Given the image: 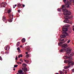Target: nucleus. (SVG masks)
Returning a JSON list of instances; mask_svg holds the SVG:
<instances>
[{
	"instance_id": "f257e3e1",
	"label": "nucleus",
	"mask_w": 74,
	"mask_h": 74,
	"mask_svg": "<svg viewBox=\"0 0 74 74\" xmlns=\"http://www.w3.org/2000/svg\"><path fill=\"white\" fill-rule=\"evenodd\" d=\"M69 27V26L67 25H64L63 27V28L62 29V34H63L64 35H61L60 37H61L65 38L66 36L69 35L66 32H67Z\"/></svg>"
},
{
	"instance_id": "f03ea898",
	"label": "nucleus",
	"mask_w": 74,
	"mask_h": 74,
	"mask_svg": "<svg viewBox=\"0 0 74 74\" xmlns=\"http://www.w3.org/2000/svg\"><path fill=\"white\" fill-rule=\"evenodd\" d=\"M64 62L65 63H68V66H64V69H68L71 66L74 65V63H73V62L71 61L70 60H64Z\"/></svg>"
},
{
	"instance_id": "7ed1b4c3",
	"label": "nucleus",
	"mask_w": 74,
	"mask_h": 74,
	"mask_svg": "<svg viewBox=\"0 0 74 74\" xmlns=\"http://www.w3.org/2000/svg\"><path fill=\"white\" fill-rule=\"evenodd\" d=\"M63 42H61L58 43V45L59 46H61V47H62V48L63 49H61L60 51V52H62L63 51H64V50L65 51V50L66 49H65V48H66L67 47V44H63H63Z\"/></svg>"
},
{
	"instance_id": "20e7f679",
	"label": "nucleus",
	"mask_w": 74,
	"mask_h": 74,
	"mask_svg": "<svg viewBox=\"0 0 74 74\" xmlns=\"http://www.w3.org/2000/svg\"><path fill=\"white\" fill-rule=\"evenodd\" d=\"M65 52H66V54H68L69 57H72L74 55L73 53H70V52L71 51V49L70 48L68 47L67 48H66L65 50Z\"/></svg>"
},
{
	"instance_id": "39448f33",
	"label": "nucleus",
	"mask_w": 74,
	"mask_h": 74,
	"mask_svg": "<svg viewBox=\"0 0 74 74\" xmlns=\"http://www.w3.org/2000/svg\"><path fill=\"white\" fill-rule=\"evenodd\" d=\"M63 1L64 3H65V7L69 8L70 7L69 5H71V3L70 2H69L68 0H63Z\"/></svg>"
},
{
	"instance_id": "423d86ee",
	"label": "nucleus",
	"mask_w": 74,
	"mask_h": 74,
	"mask_svg": "<svg viewBox=\"0 0 74 74\" xmlns=\"http://www.w3.org/2000/svg\"><path fill=\"white\" fill-rule=\"evenodd\" d=\"M63 14L64 15H70L71 14V12L65 9L63 10Z\"/></svg>"
},
{
	"instance_id": "0eeeda50",
	"label": "nucleus",
	"mask_w": 74,
	"mask_h": 74,
	"mask_svg": "<svg viewBox=\"0 0 74 74\" xmlns=\"http://www.w3.org/2000/svg\"><path fill=\"white\" fill-rule=\"evenodd\" d=\"M64 18L65 19H66V20H65L64 21V23H69V19H70V17L69 16H65Z\"/></svg>"
},
{
	"instance_id": "6e6552de",
	"label": "nucleus",
	"mask_w": 74,
	"mask_h": 74,
	"mask_svg": "<svg viewBox=\"0 0 74 74\" xmlns=\"http://www.w3.org/2000/svg\"><path fill=\"white\" fill-rule=\"evenodd\" d=\"M66 8L64 6V5H62V9L59 8L58 9V11L59 12H61V11H63L64 10H66Z\"/></svg>"
},
{
	"instance_id": "1a4fd4ad",
	"label": "nucleus",
	"mask_w": 74,
	"mask_h": 74,
	"mask_svg": "<svg viewBox=\"0 0 74 74\" xmlns=\"http://www.w3.org/2000/svg\"><path fill=\"white\" fill-rule=\"evenodd\" d=\"M26 50L27 51L30 52V47L29 46H26L25 47Z\"/></svg>"
},
{
	"instance_id": "9d476101",
	"label": "nucleus",
	"mask_w": 74,
	"mask_h": 74,
	"mask_svg": "<svg viewBox=\"0 0 74 74\" xmlns=\"http://www.w3.org/2000/svg\"><path fill=\"white\" fill-rule=\"evenodd\" d=\"M10 49V46H8V45H7L5 48V50H7V51L9 50Z\"/></svg>"
},
{
	"instance_id": "9b49d317",
	"label": "nucleus",
	"mask_w": 74,
	"mask_h": 74,
	"mask_svg": "<svg viewBox=\"0 0 74 74\" xmlns=\"http://www.w3.org/2000/svg\"><path fill=\"white\" fill-rule=\"evenodd\" d=\"M22 69L24 72H26V71H27V68L24 67V68H22Z\"/></svg>"
},
{
	"instance_id": "f8f14e48",
	"label": "nucleus",
	"mask_w": 74,
	"mask_h": 74,
	"mask_svg": "<svg viewBox=\"0 0 74 74\" xmlns=\"http://www.w3.org/2000/svg\"><path fill=\"white\" fill-rule=\"evenodd\" d=\"M18 73H19V74H22V73H23V71L22 70H20L18 71Z\"/></svg>"
},
{
	"instance_id": "ddd939ff",
	"label": "nucleus",
	"mask_w": 74,
	"mask_h": 74,
	"mask_svg": "<svg viewBox=\"0 0 74 74\" xmlns=\"http://www.w3.org/2000/svg\"><path fill=\"white\" fill-rule=\"evenodd\" d=\"M3 20L4 21L6 20V17L4 16H3Z\"/></svg>"
},
{
	"instance_id": "4468645a",
	"label": "nucleus",
	"mask_w": 74,
	"mask_h": 74,
	"mask_svg": "<svg viewBox=\"0 0 74 74\" xmlns=\"http://www.w3.org/2000/svg\"><path fill=\"white\" fill-rule=\"evenodd\" d=\"M25 41L26 40L24 38H23L21 40V41L22 42H25Z\"/></svg>"
},
{
	"instance_id": "2eb2a0df",
	"label": "nucleus",
	"mask_w": 74,
	"mask_h": 74,
	"mask_svg": "<svg viewBox=\"0 0 74 74\" xmlns=\"http://www.w3.org/2000/svg\"><path fill=\"white\" fill-rule=\"evenodd\" d=\"M22 65L23 67H26V66H27V64H26L23 63L22 64Z\"/></svg>"
},
{
	"instance_id": "dca6fc26",
	"label": "nucleus",
	"mask_w": 74,
	"mask_h": 74,
	"mask_svg": "<svg viewBox=\"0 0 74 74\" xmlns=\"http://www.w3.org/2000/svg\"><path fill=\"white\" fill-rule=\"evenodd\" d=\"M60 37H61V38H60V40H59V41H64V39H62L63 38H64L62 37L61 36Z\"/></svg>"
},
{
	"instance_id": "f3484780",
	"label": "nucleus",
	"mask_w": 74,
	"mask_h": 74,
	"mask_svg": "<svg viewBox=\"0 0 74 74\" xmlns=\"http://www.w3.org/2000/svg\"><path fill=\"white\" fill-rule=\"evenodd\" d=\"M59 73H60V74H64V73H63V72L61 71H59Z\"/></svg>"
},
{
	"instance_id": "a211bd4d",
	"label": "nucleus",
	"mask_w": 74,
	"mask_h": 74,
	"mask_svg": "<svg viewBox=\"0 0 74 74\" xmlns=\"http://www.w3.org/2000/svg\"><path fill=\"white\" fill-rule=\"evenodd\" d=\"M2 4H3V5H7V3L6 2H3L2 3Z\"/></svg>"
},
{
	"instance_id": "6ab92c4d",
	"label": "nucleus",
	"mask_w": 74,
	"mask_h": 74,
	"mask_svg": "<svg viewBox=\"0 0 74 74\" xmlns=\"http://www.w3.org/2000/svg\"><path fill=\"white\" fill-rule=\"evenodd\" d=\"M9 22H12V20L11 19V18H9Z\"/></svg>"
},
{
	"instance_id": "aec40b11",
	"label": "nucleus",
	"mask_w": 74,
	"mask_h": 74,
	"mask_svg": "<svg viewBox=\"0 0 74 74\" xmlns=\"http://www.w3.org/2000/svg\"><path fill=\"white\" fill-rule=\"evenodd\" d=\"M20 43V42H18L17 43V44L16 45V47H19V44Z\"/></svg>"
},
{
	"instance_id": "412c9836",
	"label": "nucleus",
	"mask_w": 74,
	"mask_h": 74,
	"mask_svg": "<svg viewBox=\"0 0 74 74\" xmlns=\"http://www.w3.org/2000/svg\"><path fill=\"white\" fill-rule=\"evenodd\" d=\"M25 57L27 58H28L29 57V54H27L26 55Z\"/></svg>"
},
{
	"instance_id": "4be33fe9",
	"label": "nucleus",
	"mask_w": 74,
	"mask_h": 74,
	"mask_svg": "<svg viewBox=\"0 0 74 74\" xmlns=\"http://www.w3.org/2000/svg\"><path fill=\"white\" fill-rule=\"evenodd\" d=\"M18 7H21V5L20 4H18L17 5Z\"/></svg>"
},
{
	"instance_id": "5701e85b",
	"label": "nucleus",
	"mask_w": 74,
	"mask_h": 74,
	"mask_svg": "<svg viewBox=\"0 0 74 74\" xmlns=\"http://www.w3.org/2000/svg\"><path fill=\"white\" fill-rule=\"evenodd\" d=\"M18 66V65H14V67L15 68V67H17Z\"/></svg>"
},
{
	"instance_id": "b1692460",
	"label": "nucleus",
	"mask_w": 74,
	"mask_h": 74,
	"mask_svg": "<svg viewBox=\"0 0 74 74\" xmlns=\"http://www.w3.org/2000/svg\"><path fill=\"white\" fill-rule=\"evenodd\" d=\"M64 58H65V59H68V58H69V57L67 56H66L64 57Z\"/></svg>"
},
{
	"instance_id": "393cba45",
	"label": "nucleus",
	"mask_w": 74,
	"mask_h": 74,
	"mask_svg": "<svg viewBox=\"0 0 74 74\" xmlns=\"http://www.w3.org/2000/svg\"><path fill=\"white\" fill-rule=\"evenodd\" d=\"M8 14H10V13L11 12V10H8Z\"/></svg>"
},
{
	"instance_id": "a878e982",
	"label": "nucleus",
	"mask_w": 74,
	"mask_h": 74,
	"mask_svg": "<svg viewBox=\"0 0 74 74\" xmlns=\"http://www.w3.org/2000/svg\"><path fill=\"white\" fill-rule=\"evenodd\" d=\"M69 1L70 2H71L72 3L74 2V0H69Z\"/></svg>"
},
{
	"instance_id": "bb28decb",
	"label": "nucleus",
	"mask_w": 74,
	"mask_h": 74,
	"mask_svg": "<svg viewBox=\"0 0 74 74\" xmlns=\"http://www.w3.org/2000/svg\"><path fill=\"white\" fill-rule=\"evenodd\" d=\"M26 62V63H29V60H26V62Z\"/></svg>"
},
{
	"instance_id": "cd10ccee",
	"label": "nucleus",
	"mask_w": 74,
	"mask_h": 74,
	"mask_svg": "<svg viewBox=\"0 0 74 74\" xmlns=\"http://www.w3.org/2000/svg\"><path fill=\"white\" fill-rule=\"evenodd\" d=\"M21 10H18V12H21Z\"/></svg>"
},
{
	"instance_id": "c85d7f7f",
	"label": "nucleus",
	"mask_w": 74,
	"mask_h": 74,
	"mask_svg": "<svg viewBox=\"0 0 74 74\" xmlns=\"http://www.w3.org/2000/svg\"><path fill=\"white\" fill-rule=\"evenodd\" d=\"M70 42V40H69L67 41V42L68 44H69V42Z\"/></svg>"
},
{
	"instance_id": "c756f323",
	"label": "nucleus",
	"mask_w": 74,
	"mask_h": 74,
	"mask_svg": "<svg viewBox=\"0 0 74 74\" xmlns=\"http://www.w3.org/2000/svg\"><path fill=\"white\" fill-rule=\"evenodd\" d=\"M20 60L21 62H23V60H22V59L21 58Z\"/></svg>"
},
{
	"instance_id": "7c9ffc66",
	"label": "nucleus",
	"mask_w": 74,
	"mask_h": 74,
	"mask_svg": "<svg viewBox=\"0 0 74 74\" xmlns=\"http://www.w3.org/2000/svg\"><path fill=\"white\" fill-rule=\"evenodd\" d=\"M20 56V57H21V58H22L23 57V56L22 55V54H21Z\"/></svg>"
},
{
	"instance_id": "2f4dec72",
	"label": "nucleus",
	"mask_w": 74,
	"mask_h": 74,
	"mask_svg": "<svg viewBox=\"0 0 74 74\" xmlns=\"http://www.w3.org/2000/svg\"><path fill=\"white\" fill-rule=\"evenodd\" d=\"M17 50H19L20 49L19 48V47H18L17 48Z\"/></svg>"
},
{
	"instance_id": "473e14b6",
	"label": "nucleus",
	"mask_w": 74,
	"mask_h": 74,
	"mask_svg": "<svg viewBox=\"0 0 74 74\" xmlns=\"http://www.w3.org/2000/svg\"><path fill=\"white\" fill-rule=\"evenodd\" d=\"M0 60H2V58H1V56H0Z\"/></svg>"
},
{
	"instance_id": "72a5a7b5",
	"label": "nucleus",
	"mask_w": 74,
	"mask_h": 74,
	"mask_svg": "<svg viewBox=\"0 0 74 74\" xmlns=\"http://www.w3.org/2000/svg\"><path fill=\"white\" fill-rule=\"evenodd\" d=\"M18 52H21V50L20 49L19 50H18Z\"/></svg>"
},
{
	"instance_id": "f704fd0d",
	"label": "nucleus",
	"mask_w": 74,
	"mask_h": 74,
	"mask_svg": "<svg viewBox=\"0 0 74 74\" xmlns=\"http://www.w3.org/2000/svg\"><path fill=\"white\" fill-rule=\"evenodd\" d=\"M11 16H12V15H10V16H9V18H11Z\"/></svg>"
},
{
	"instance_id": "c9c22d12",
	"label": "nucleus",
	"mask_w": 74,
	"mask_h": 74,
	"mask_svg": "<svg viewBox=\"0 0 74 74\" xmlns=\"http://www.w3.org/2000/svg\"><path fill=\"white\" fill-rule=\"evenodd\" d=\"M17 59H18V58L17 57H16L15 58L16 60Z\"/></svg>"
},
{
	"instance_id": "e433bc0d",
	"label": "nucleus",
	"mask_w": 74,
	"mask_h": 74,
	"mask_svg": "<svg viewBox=\"0 0 74 74\" xmlns=\"http://www.w3.org/2000/svg\"><path fill=\"white\" fill-rule=\"evenodd\" d=\"M23 7H25V5H23Z\"/></svg>"
},
{
	"instance_id": "4c0bfd02",
	"label": "nucleus",
	"mask_w": 74,
	"mask_h": 74,
	"mask_svg": "<svg viewBox=\"0 0 74 74\" xmlns=\"http://www.w3.org/2000/svg\"><path fill=\"white\" fill-rule=\"evenodd\" d=\"M1 3H0V7H1Z\"/></svg>"
},
{
	"instance_id": "58836bf2",
	"label": "nucleus",
	"mask_w": 74,
	"mask_h": 74,
	"mask_svg": "<svg viewBox=\"0 0 74 74\" xmlns=\"http://www.w3.org/2000/svg\"><path fill=\"white\" fill-rule=\"evenodd\" d=\"M72 59H73V58H69V60H72Z\"/></svg>"
},
{
	"instance_id": "ea45409f",
	"label": "nucleus",
	"mask_w": 74,
	"mask_h": 74,
	"mask_svg": "<svg viewBox=\"0 0 74 74\" xmlns=\"http://www.w3.org/2000/svg\"><path fill=\"white\" fill-rule=\"evenodd\" d=\"M71 31H69L68 33H71Z\"/></svg>"
},
{
	"instance_id": "a19ab883",
	"label": "nucleus",
	"mask_w": 74,
	"mask_h": 74,
	"mask_svg": "<svg viewBox=\"0 0 74 74\" xmlns=\"http://www.w3.org/2000/svg\"><path fill=\"white\" fill-rule=\"evenodd\" d=\"M20 55H19L18 56V58H20Z\"/></svg>"
},
{
	"instance_id": "79ce46f5",
	"label": "nucleus",
	"mask_w": 74,
	"mask_h": 74,
	"mask_svg": "<svg viewBox=\"0 0 74 74\" xmlns=\"http://www.w3.org/2000/svg\"><path fill=\"white\" fill-rule=\"evenodd\" d=\"M72 71H73V72H74V69H72Z\"/></svg>"
},
{
	"instance_id": "37998d69",
	"label": "nucleus",
	"mask_w": 74,
	"mask_h": 74,
	"mask_svg": "<svg viewBox=\"0 0 74 74\" xmlns=\"http://www.w3.org/2000/svg\"><path fill=\"white\" fill-rule=\"evenodd\" d=\"M24 60L25 61V62H26V60L24 59Z\"/></svg>"
},
{
	"instance_id": "c03bdc74",
	"label": "nucleus",
	"mask_w": 74,
	"mask_h": 74,
	"mask_svg": "<svg viewBox=\"0 0 74 74\" xmlns=\"http://www.w3.org/2000/svg\"><path fill=\"white\" fill-rule=\"evenodd\" d=\"M19 64H22V63L21 62H19Z\"/></svg>"
},
{
	"instance_id": "a18cd8bd",
	"label": "nucleus",
	"mask_w": 74,
	"mask_h": 74,
	"mask_svg": "<svg viewBox=\"0 0 74 74\" xmlns=\"http://www.w3.org/2000/svg\"><path fill=\"white\" fill-rule=\"evenodd\" d=\"M65 74H67V71H65Z\"/></svg>"
},
{
	"instance_id": "49530a36",
	"label": "nucleus",
	"mask_w": 74,
	"mask_h": 74,
	"mask_svg": "<svg viewBox=\"0 0 74 74\" xmlns=\"http://www.w3.org/2000/svg\"><path fill=\"white\" fill-rule=\"evenodd\" d=\"M13 70H14V71H15V68H14V69H13Z\"/></svg>"
},
{
	"instance_id": "de8ad7c7",
	"label": "nucleus",
	"mask_w": 74,
	"mask_h": 74,
	"mask_svg": "<svg viewBox=\"0 0 74 74\" xmlns=\"http://www.w3.org/2000/svg\"><path fill=\"white\" fill-rule=\"evenodd\" d=\"M28 52H26L25 54H28Z\"/></svg>"
},
{
	"instance_id": "09e8293b",
	"label": "nucleus",
	"mask_w": 74,
	"mask_h": 74,
	"mask_svg": "<svg viewBox=\"0 0 74 74\" xmlns=\"http://www.w3.org/2000/svg\"><path fill=\"white\" fill-rule=\"evenodd\" d=\"M17 5L16 4L14 5V6H15V7H16V6Z\"/></svg>"
},
{
	"instance_id": "8fccbe9b",
	"label": "nucleus",
	"mask_w": 74,
	"mask_h": 74,
	"mask_svg": "<svg viewBox=\"0 0 74 74\" xmlns=\"http://www.w3.org/2000/svg\"><path fill=\"white\" fill-rule=\"evenodd\" d=\"M13 8H15V6H14V5H13Z\"/></svg>"
},
{
	"instance_id": "3c124183",
	"label": "nucleus",
	"mask_w": 74,
	"mask_h": 74,
	"mask_svg": "<svg viewBox=\"0 0 74 74\" xmlns=\"http://www.w3.org/2000/svg\"><path fill=\"white\" fill-rule=\"evenodd\" d=\"M17 64H19V62H17Z\"/></svg>"
},
{
	"instance_id": "603ef678",
	"label": "nucleus",
	"mask_w": 74,
	"mask_h": 74,
	"mask_svg": "<svg viewBox=\"0 0 74 74\" xmlns=\"http://www.w3.org/2000/svg\"><path fill=\"white\" fill-rule=\"evenodd\" d=\"M23 47L22 46H20V47Z\"/></svg>"
},
{
	"instance_id": "864d4df0",
	"label": "nucleus",
	"mask_w": 74,
	"mask_h": 74,
	"mask_svg": "<svg viewBox=\"0 0 74 74\" xmlns=\"http://www.w3.org/2000/svg\"><path fill=\"white\" fill-rule=\"evenodd\" d=\"M5 7V6H3V7Z\"/></svg>"
},
{
	"instance_id": "5fc2aeb1",
	"label": "nucleus",
	"mask_w": 74,
	"mask_h": 74,
	"mask_svg": "<svg viewBox=\"0 0 74 74\" xmlns=\"http://www.w3.org/2000/svg\"><path fill=\"white\" fill-rule=\"evenodd\" d=\"M73 31H74V28H73Z\"/></svg>"
},
{
	"instance_id": "6e6d98bb",
	"label": "nucleus",
	"mask_w": 74,
	"mask_h": 74,
	"mask_svg": "<svg viewBox=\"0 0 74 74\" xmlns=\"http://www.w3.org/2000/svg\"><path fill=\"white\" fill-rule=\"evenodd\" d=\"M64 70V71H66V70H64V69H63V71Z\"/></svg>"
},
{
	"instance_id": "4d7b16f0",
	"label": "nucleus",
	"mask_w": 74,
	"mask_h": 74,
	"mask_svg": "<svg viewBox=\"0 0 74 74\" xmlns=\"http://www.w3.org/2000/svg\"><path fill=\"white\" fill-rule=\"evenodd\" d=\"M12 17H13V16H14V15H12Z\"/></svg>"
},
{
	"instance_id": "13d9d810",
	"label": "nucleus",
	"mask_w": 74,
	"mask_h": 74,
	"mask_svg": "<svg viewBox=\"0 0 74 74\" xmlns=\"http://www.w3.org/2000/svg\"><path fill=\"white\" fill-rule=\"evenodd\" d=\"M12 19H13V17H12Z\"/></svg>"
},
{
	"instance_id": "bf43d9fd",
	"label": "nucleus",
	"mask_w": 74,
	"mask_h": 74,
	"mask_svg": "<svg viewBox=\"0 0 74 74\" xmlns=\"http://www.w3.org/2000/svg\"><path fill=\"white\" fill-rule=\"evenodd\" d=\"M22 74H24V73H23Z\"/></svg>"
},
{
	"instance_id": "052dcab7",
	"label": "nucleus",
	"mask_w": 74,
	"mask_h": 74,
	"mask_svg": "<svg viewBox=\"0 0 74 74\" xmlns=\"http://www.w3.org/2000/svg\"><path fill=\"white\" fill-rule=\"evenodd\" d=\"M7 22H5V23H7Z\"/></svg>"
},
{
	"instance_id": "680f3d73",
	"label": "nucleus",
	"mask_w": 74,
	"mask_h": 74,
	"mask_svg": "<svg viewBox=\"0 0 74 74\" xmlns=\"http://www.w3.org/2000/svg\"><path fill=\"white\" fill-rule=\"evenodd\" d=\"M16 74H19V73H16Z\"/></svg>"
},
{
	"instance_id": "e2e57ef3",
	"label": "nucleus",
	"mask_w": 74,
	"mask_h": 74,
	"mask_svg": "<svg viewBox=\"0 0 74 74\" xmlns=\"http://www.w3.org/2000/svg\"><path fill=\"white\" fill-rule=\"evenodd\" d=\"M16 56V57H17V56Z\"/></svg>"
}]
</instances>
